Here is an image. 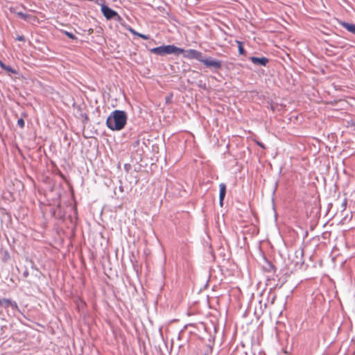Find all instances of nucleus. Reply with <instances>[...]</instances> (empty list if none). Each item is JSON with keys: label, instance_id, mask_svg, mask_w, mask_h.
Wrapping results in <instances>:
<instances>
[{"label": "nucleus", "instance_id": "f257e3e1", "mask_svg": "<svg viewBox=\"0 0 355 355\" xmlns=\"http://www.w3.org/2000/svg\"><path fill=\"white\" fill-rule=\"evenodd\" d=\"M127 122V114L125 111L115 110L111 112L106 120L107 128L112 130H122Z\"/></svg>", "mask_w": 355, "mask_h": 355}, {"label": "nucleus", "instance_id": "f03ea898", "mask_svg": "<svg viewBox=\"0 0 355 355\" xmlns=\"http://www.w3.org/2000/svg\"><path fill=\"white\" fill-rule=\"evenodd\" d=\"M150 52L157 55L164 56L166 55L174 54L176 55H180L183 49L175 46L173 44L163 45L157 47L150 49Z\"/></svg>", "mask_w": 355, "mask_h": 355}, {"label": "nucleus", "instance_id": "7ed1b4c3", "mask_svg": "<svg viewBox=\"0 0 355 355\" xmlns=\"http://www.w3.org/2000/svg\"><path fill=\"white\" fill-rule=\"evenodd\" d=\"M101 12L107 20L114 19L116 21H120L121 19V17L117 12L105 4L101 5Z\"/></svg>", "mask_w": 355, "mask_h": 355}, {"label": "nucleus", "instance_id": "20e7f679", "mask_svg": "<svg viewBox=\"0 0 355 355\" xmlns=\"http://www.w3.org/2000/svg\"><path fill=\"white\" fill-rule=\"evenodd\" d=\"M183 54L184 58L189 60H196L199 62H201L203 55L200 51H198L196 49H187L184 50L183 49V51L182 53Z\"/></svg>", "mask_w": 355, "mask_h": 355}, {"label": "nucleus", "instance_id": "39448f33", "mask_svg": "<svg viewBox=\"0 0 355 355\" xmlns=\"http://www.w3.org/2000/svg\"><path fill=\"white\" fill-rule=\"evenodd\" d=\"M200 62L203 63L207 67L213 68L216 70L220 69L222 67V62L220 60L212 59L211 58H202Z\"/></svg>", "mask_w": 355, "mask_h": 355}, {"label": "nucleus", "instance_id": "423d86ee", "mask_svg": "<svg viewBox=\"0 0 355 355\" xmlns=\"http://www.w3.org/2000/svg\"><path fill=\"white\" fill-rule=\"evenodd\" d=\"M249 60L253 63L255 66H261V67H266L269 62V59L266 57H255L251 56L249 58Z\"/></svg>", "mask_w": 355, "mask_h": 355}, {"label": "nucleus", "instance_id": "0eeeda50", "mask_svg": "<svg viewBox=\"0 0 355 355\" xmlns=\"http://www.w3.org/2000/svg\"><path fill=\"white\" fill-rule=\"evenodd\" d=\"M5 308L10 307L13 311H19V307L15 301L10 299H3V306Z\"/></svg>", "mask_w": 355, "mask_h": 355}, {"label": "nucleus", "instance_id": "6e6552de", "mask_svg": "<svg viewBox=\"0 0 355 355\" xmlns=\"http://www.w3.org/2000/svg\"><path fill=\"white\" fill-rule=\"evenodd\" d=\"M219 204L222 207L223 204V200L226 193V184L225 183H220L219 184Z\"/></svg>", "mask_w": 355, "mask_h": 355}, {"label": "nucleus", "instance_id": "1a4fd4ad", "mask_svg": "<svg viewBox=\"0 0 355 355\" xmlns=\"http://www.w3.org/2000/svg\"><path fill=\"white\" fill-rule=\"evenodd\" d=\"M340 24L342 27L345 28L349 33L355 35V24H350L345 21H340Z\"/></svg>", "mask_w": 355, "mask_h": 355}, {"label": "nucleus", "instance_id": "9d476101", "mask_svg": "<svg viewBox=\"0 0 355 355\" xmlns=\"http://www.w3.org/2000/svg\"><path fill=\"white\" fill-rule=\"evenodd\" d=\"M3 69L8 72L11 73L17 74V71L16 69H15L14 68H12L11 66L6 64Z\"/></svg>", "mask_w": 355, "mask_h": 355}, {"label": "nucleus", "instance_id": "9b49d317", "mask_svg": "<svg viewBox=\"0 0 355 355\" xmlns=\"http://www.w3.org/2000/svg\"><path fill=\"white\" fill-rule=\"evenodd\" d=\"M264 269L267 272L275 271V266L270 262H267L266 266H264Z\"/></svg>", "mask_w": 355, "mask_h": 355}, {"label": "nucleus", "instance_id": "f8f14e48", "mask_svg": "<svg viewBox=\"0 0 355 355\" xmlns=\"http://www.w3.org/2000/svg\"><path fill=\"white\" fill-rule=\"evenodd\" d=\"M63 33L71 40H76L78 39L77 37L72 33L68 32L67 31H64Z\"/></svg>", "mask_w": 355, "mask_h": 355}, {"label": "nucleus", "instance_id": "ddd939ff", "mask_svg": "<svg viewBox=\"0 0 355 355\" xmlns=\"http://www.w3.org/2000/svg\"><path fill=\"white\" fill-rule=\"evenodd\" d=\"M237 43L239 44V53L241 55H244L245 53V51L243 47V44L241 42L237 41Z\"/></svg>", "mask_w": 355, "mask_h": 355}, {"label": "nucleus", "instance_id": "4468645a", "mask_svg": "<svg viewBox=\"0 0 355 355\" xmlns=\"http://www.w3.org/2000/svg\"><path fill=\"white\" fill-rule=\"evenodd\" d=\"M16 14L18 17L24 20H26L29 16L28 14L24 13L22 12H17Z\"/></svg>", "mask_w": 355, "mask_h": 355}, {"label": "nucleus", "instance_id": "2eb2a0df", "mask_svg": "<svg viewBox=\"0 0 355 355\" xmlns=\"http://www.w3.org/2000/svg\"><path fill=\"white\" fill-rule=\"evenodd\" d=\"M347 198H345L341 204V209H342V211H344L347 208Z\"/></svg>", "mask_w": 355, "mask_h": 355}, {"label": "nucleus", "instance_id": "dca6fc26", "mask_svg": "<svg viewBox=\"0 0 355 355\" xmlns=\"http://www.w3.org/2000/svg\"><path fill=\"white\" fill-rule=\"evenodd\" d=\"M24 121L23 119H19L18 121H17V125L20 127V128H24Z\"/></svg>", "mask_w": 355, "mask_h": 355}, {"label": "nucleus", "instance_id": "f3484780", "mask_svg": "<svg viewBox=\"0 0 355 355\" xmlns=\"http://www.w3.org/2000/svg\"><path fill=\"white\" fill-rule=\"evenodd\" d=\"M137 36L144 39V40H148L149 39V35H144V34H142V33H139L137 34Z\"/></svg>", "mask_w": 355, "mask_h": 355}, {"label": "nucleus", "instance_id": "a211bd4d", "mask_svg": "<svg viewBox=\"0 0 355 355\" xmlns=\"http://www.w3.org/2000/svg\"><path fill=\"white\" fill-rule=\"evenodd\" d=\"M132 35H137V34H139V33L137 32L135 29H133L131 27H129L128 29Z\"/></svg>", "mask_w": 355, "mask_h": 355}, {"label": "nucleus", "instance_id": "6ab92c4d", "mask_svg": "<svg viewBox=\"0 0 355 355\" xmlns=\"http://www.w3.org/2000/svg\"><path fill=\"white\" fill-rule=\"evenodd\" d=\"M16 40L18 41H24L25 38L23 35H17Z\"/></svg>", "mask_w": 355, "mask_h": 355}, {"label": "nucleus", "instance_id": "aec40b11", "mask_svg": "<svg viewBox=\"0 0 355 355\" xmlns=\"http://www.w3.org/2000/svg\"><path fill=\"white\" fill-rule=\"evenodd\" d=\"M28 275H29V272L28 271V269L26 268L25 270L23 272V277L26 278V277H28Z\"/></svg>", "mask_w": 355, "mask_h": 355}, {"label": "nucleus", "instance_id": "412c9836", "mask_svg": "<svg viewBox=\"0 0 355 355\" xmlns=\"http://www.w3.org/2000/svg\"><path fill=\"white\" fill-rule=\"evenodd\" d=\"M5 65L6 64L0 60V67L3 69L5 67Z\"/></svg>", "mask_w": 355, "mask_h": 355}, {"label": "nucleus", "instance_id": "4be33fe9", "mask_svg": "<svg viewBox=\"0 0 355 355\" xmlns=\"http://www.w3.org/2000/svg\"><path fill=\"white\" fill-rule=\"evenodd\" d=\"M257 144H258L261 148H265V147H264V145H263L262 143H261V142H258V143H257Z\"/></svg>", "mask_w": 355, "mask_h": 355}, {"label": "nucleus", "instance_id": "5701e85b", "mask_svg": "<svg viewBox=\"0 0 355 355\" xmlns=\"http://www.w3.org/2000/svg\"><path fill=\"white\" fill-rule=\"evenodd\" d=\"M296 252L297 253L299 252L301 254V256L303 255V251L302 250H299V251H297Z\"/></svg>", "mask_w": 355, "mask_h": 355}, {"label": "nucleus", "instance_id": "b1692460", "mask_svg": "<svg viewBox=\"0 0 355 355\" xmlns=\"http://www.w3.org/2000/svg\"><path fill=\"white\" fill-rule=\"evenodd\" d=\"M275 299V295H274L272 298V301H271V303L272 304L274 302V300Z\"/></svg>", "mask_w": 355, "mask_h": 355}, {"label": "nucleus", "instance_id": "393cba45", "mask_svg": "<svg viewBox=\"0 0 355 355\" xmlns=\"http://www.w3.org/2000/svg\"><path fill=\"white\" fill-rule=\"evenodd\" d=\"M0 306H3V299H0Z\"/></svg>", "mask_w": 355, "mask_h": 355}, {"label": "nucleus", "instance_id": "a878e982", "mask_svg": "<svg viewBox=\"0 0 355 355\" xmlns=\"http://www.w3.org/2000/svg\"><path fill=\"white\" fill-rule=\"evenodd\" d=\"M10 11H11L12 12H15V8H10Z\"/></svg>", "mask_w": 355, "mask_h": 355}, {"label": "nucleus", "instance_id": "bb28decb", "mask_svg": "<svg viewBox=\"0 0 355 355\" xmlns=\"http://www.w3.org/2000/svg\"><path fill=\"white\" fill-rule=\"evenodd\" d=\"M139 140L136 141H135V145H138V144H139Z\"/></svg>", "mask_w": 355, "mask_h": 355}, {"label": "nucleus", "instance_id": "cd10ccee", "mask_svg": "<svg viewBox=\"0 0 355 355\" xmlns=\"http://www.w3.org/2000/svg\"><path fill=\"white\" fill-rule=\"evenodd\" d=\"M119 189H120L121 191H123V187H122L121 186V187H119Z\"/></svg>", "mask_w": 355, "mask_h": 355}]
</instances>
